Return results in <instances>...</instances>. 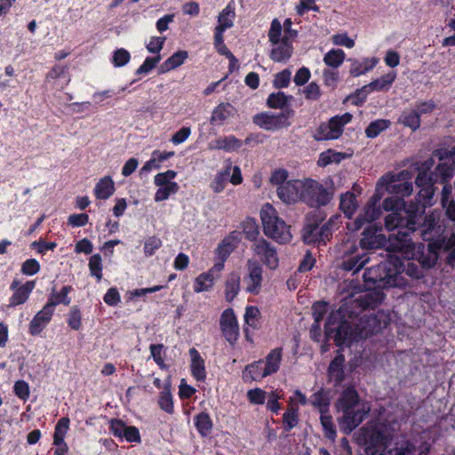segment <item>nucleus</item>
Segmentation results:
<instances>
[{"mask_svg": "<svg viewBox=\"0 0 455 455\" xmlns=\"http://www.w3.org/2000/svg\"><path fill=\"white\" fill-rule=\"evenodd\" d=\"M383 296L377 292H364L346 299L338 310L332 311L325 323V334L333 337L337 346L367 339L379 331V324L373 315H363L354 321L360 312L377 307Z\"/></svg>", "mask_w": 455, "mask_h": 455, "instance_id": "1", "label": "nucleus"}, {"mask_svg": "<svg viewBox=\"0 0 455 455\" xmlns=\"http://www.w3.org/2000/svg\"><path fill=\"white\" fill-rule=\"evenodd\" d=\"M434 187L421 188L415 202H411L403 212H392L386 216L385 228L391 232L388 237L389 251H399L408 259L413 255L415 244L411 234L418 228L417 219L427 207L434 204Z\"/></svg>", "mask_w": 455, "mask_h": 455, "instance_id": "2", "label": "nucleus"}, {"mask_svg": "<svg viewBox=\"0 0 455 455\" xmlns=\"http://www.w3.org/2000/svg\"><path fill=\"white\" fill-rule=\"evenodd\" d=\"M403 269V260L397 256L388 254L385 261L367 268L363 273V279L370 289L403 286L405 283L402 276Z\"/></svg>", "mask_w": 455, "mask_h": 455, "instance_id": "3", "label": "nucleus"}, {"mask_svg": "<svg viewBox=\"0 0 455 455\" xmlns=\"http://www.w3.org/2000/svg\"><path fill=\"white\" fill-rule=\"evenodd\" d=\"M337 410L342 412L339 419L340 429L346 435L350 434L364 419L370 408L360 403L359 395L354 387L346 388L338 399Z\"/></svg>", "mask_w": 455, "mask_h": 455, "instance_id": "4", "label": "nucleus"}, {"mask_svg": "<svg viewBox=\"0 0 455 455\" xmlns=\"http://www.w3.org/2000/svg\"><path fill=\"white\" fill-rule=\"evenodd\" d=\"M420 236L429 242V247L450 251L447 257L450 264L455 262V235L450 237L443 235V226L440 223V216L436 212L426 215L422 224L419 225Z\"/></svg>", "mask_w": 455, "mask_h": 455, "instance_id": "5", "label": "nucleus"}, {"mask_svg": "<svg viewBox=\"0 0 455 455\" xmlns=\"http://www.w3.org/2000/svg\"><path fill=\"white\" fill-rule=\"evenodd\" d=\"M260 218L267 236L280 243H286L291 240L290 226L277 216L275 209L270 204L263 205Z\"/></svg>", "mask_w": 455, "mask_h": 455, "instance_id": "6", "label": "nucleus"}, {"mask_svg": "<svg viewBox=\"0 0 455 455\" xmlns=\"http://www.w3.org/2000/svg\"><path fill=\"white\" fill-rule=\"evenodd\" d=\"M361 433L362 441L370 455H378L390 445V435L381 425H367L361 428Z\"/></svg>", "mask_w": 455, "mask_h": 455, "instance_id": "7", "label": "nucleus"}, {"mask_svg": "<svg viewBox=\"0 0 455 455\" xmlns=\"http://www.w3.org/2000/svg\"><path fill=\"white\" fill-rule=\"evenodd\" d=\"M302 189V201L311 207L327 204L331 194L323 185L311 179H305Z\"/></svg>", "mask_w": 455, "mask_h": 455, "instance_id": "8", "label": "nucleus"}, {"mask_svg": "<svg viewBox=\"0 0 455 455\" xmlns=\"http://www.w3.org/2000/svg\"><path fill=\"white\" fill-rule=\"evenodd\" d=\"M291 115V110L281 112L276 115L269 112L259 113L253 116V123L261 129L274 132L289 127L291 125L289 119Z\"/></svg>", "mask_w": 455, "mask_h": 455, "instance_id": "9", "label": "nucleus"}, {"mask_svg": "<svg viewBox=\"0 0 455 455\" xmlns=\"http://www.w3.org/2000/svg\"><path fill=\"white\" fill-rule=\"evenodd\" d=\"M352 120V115L345 113L330 119L326 124H322L315 138L318 140L338 139L343 132V127Z\"/></svg>", "mask_w": 455, "mask_h": 455, "instance_id": "10", "label": "nucleus"}, {"mask_svg": "<svg viewBox=\"0 0 455 455\" xmlns=\"http://www.w3.org/2000/svg\"><path fill=\"white\" fill-rule=\"evenodd\" d=\"M251 250L262 263L270 269H275L278 267L279 259L276 250L264 238L256 240L251 245Z\"/></svg>", "mask_w": 455, "mask_h": 455, "instance_id": "11", "label": "nucleus"}, {"mask_svg": "<svg viewBox=\"0 0 455 455\" xmlns=\"http://www.w3.org/2000/svg\"><path fill=\"white\" fill-rule=\"evenodd\" d=\"M303 184L304 180H288L276 188L277 196L283 203L287 204H295L299 200L302 201Z\"/></svg>", "mask_w": 455, "mask_h": 455, "instance_id": "12", "label": "nucleus"}, {"mask_svg": "<svg viewBox=\"0 0 455 455\" xmlns=\"http://www.w3.org/2000/svg\"><path fill=\"white\" fill-rule=\"evenodd\" d=\"M247 275L244 276V283L246 284V291L258 294L261 289L263 281V268L260 264L253 259H250L246 263Z\"/></svg>", "mask_w": 455, "mask_h": 455, "instance_id": "13", "label": "nucleus"}, {"mask_svg": "<svg viewBox=\"0 0 455 455\" xmlns=\"http://www.w3.org/2000/svg\"><path fill=\"white\" fill-rule=\"evenodd\" d=\"M396 77L395 72H390L379 79H376L370 84L364 85L362 89L356 92L355 103L361 104L366 99V96L373 91H386L388 90Z\"/></svg>", "mask_w": 455, "mask_h": 455, "instance_id": "14", "label": "nucleus"}, {"mask_svg": "<svg viewBox=\"0 0 455 455\" xmlns=\"http://www.w3.org/2000/svg\"><path fill=\"white\" fill-rule=\"evenodd\" d=\"M434 156L440 160V164L436 166L435 173H437L438 180L443 182L451 177L455 172V158L448 149L442 148L435 150Z\"/></svg>", "mask_w": 455, "mask_h": 455, "instance_id": "15", "label": "nucleus"}, {"mask_svg": "<svg viewBox=\"0 0 455 455\" xmlns=\"http://www.w3.org/2000/svg\"><path fill=\"white\" fill-rule=\"evenodd\" d=\"M381 227L376 224L371 225L363 232L360 245L364 250H373L384 246L387 243L386 236L380 233Z\"/></svg>", "mask_w": 455, "mask_h": 455, "instance_id": "16", "label": "nucleus"}, {"mask_svg": "<svg viewBox=\"0 0 455 455\" xmlns=\"http://www.w3.org/2000/svg\"><path fill=\"white\" fill-rule=\"evenodd\" d=\"M220 324L226 339L230 344H233L238 338L239 328L236 317L232 308H228L222 312Z\"/></svg>", "mask_w": 455, "mask_h": 455, "instance_id": "17", "label": "nucleus"}, {"mask_svg": "<svg viewBox=\"0 0 455 455\" xmlns=\"http://www.w3.org/2000/svg\"><path fill=\"white\" fill-rule=\"evenodd\" d=\"M241 239L242 234L237 230H234L225 236L216 249L219 258L227 260L229 255L238 247Z\"/></svg>", "mask_w": 455, "mask_h": 455, "instance_id": "18", "label": "nucleus"}, {"mask_svg": "<svg viewBox=\"0 0 455 455\" xmlns=\"http://www.w3.org/2000/svg\"><path fill=\"white\" fill-rule=\"evenodd\" d=\"M379 198L372 197L365 205L363 212L355 220V229H360L363 224L371 223L378 220L381 215L379 205H377Z\"/></svg>", "mask_w": 455, "mask_h": 455, "instance_id": "19", "label": "nucleus"}, {"mask_svg": "<svg viewBox=\"0 0 455 455\" xmlns=\"http://www.w3.org/2000/svg\"><path fill=\"white\" fill-rule=\"evenodd\" d=\"M54 308L48 303L40 310L29 323V332L32 335L39 334L52 319Z\"/></svg>", "mask_w": 455, "mask_h": 455, "instance_id": "20", "label": "nucleus"}, {"mask_svg": "<svg viewBox=\"0 0 455 455\" xmlns=\"http://www.w3.org/2000/svg\"><path fill=\"white\" fill-rule=\"evenodd\" d=\"M272 44L270 58L274 61L284 62L291 57L293 48L286 35L282 37V41Z\"/></svg>", "mask_w": 455, "mask_h": 455, "instance_id": "21", "label": "nucleus"}, {"mask_svg": "<svg viewBox=\"0 0 455 455\" xmlns=\"http://www.w3.org/2000/svg\"><path fill=\"white\" fill-rule=\"evenodd\" d=\"M433 165L434 160L432 158L425 161L422 164L415 180V183L419 188L434 187L435 183L438 181L437 173L430 172Z\"/></svg>", "mask_w": 455, "mask_h": 455, "instance_id": "22", "label": "nucleus"}, {"mask_svg": "<svg viewBox=\"0 0 455 455\" xmlns=\"http://www.w3.org/2000/svg\"><path fill=\"white\" fill-rule=\"evenodd\" d=\"M370 260L371 257L369 253H358L354 257H350L341 262H338V266L339 268L347 272H352L354 275L359 272Z\"/></svg>", "mask_w": 455, "mask_h": 455, "instance_id": "23", "label": "nucleus"}, {"mask_svg": "<svg viewBox=\"0 0 455 455\" xmlns=\"http://www.w3.org/2000/svg\"><path fill=\"white\" fill-rule=\"evenodd\" d=\"M242 146L240 140L233 135L220 137L209 143L208 148L212 150L221 149L228 152L235 151Z\"/></svg>", "mask_w": 455, "mask_h": 455, "instance_id": "24", "label": "nucleus"}, {"mask_svg": "<svg viewBox=\"0 0 455 455\" xmlns=\"http://www.w3.org/2000/svg\"><path fill=\"white\" fill-rule=\"evenodd\" d=\"M382 182L387 183V190L389 193L395 194L399 196H407L412 193L413 187L411 182L395 183V176L382 177Z\"/></svg>", "mask_w": 455, "mask_h": 455, "instance_id": "25", "label": "nucleus"}, {"mask_svg": "<svg viewBox=\"0 0 455 455\" xmlns=\"http://www.w3.org/2000/svg\"><path fill=\"white\" fill-rule=\"evenodd\" d=\"M345 357L343 355H337L331 362L328 368L329 379L334 382L335 385L340 384L344 379V366Z\"/></svg>", "mask_w": 455, "mask_h": 455, "instance_id": "26", "label": "nucleus"}, {"mask_svg": "<svg viewBox=\"0 0 455 455\" xmlns=\"http://www.w3.org/2000/svg\"><path fill=\"white\" fill-rule=\"evenodd\" d=\"M36 286L35 281H28L26 283L16 289L10 299V307H16L25 303Z\"/></svg>", "mask_w": 455, "mask_h": 455, "instance_id": "27", "label": "nucleus"}, {"mask_svg": "<svg viewBox=\"0 0 455 455\" xmlns=\"http://www.w3.org/2000/svg\"><path fill=\"white\" fill-rule=\"evenodd\" d=\"M235 17V10L230 4L227 5L225 9L218 16V26L215 28L216 34H222L228 28L234 26V19Z\"/></svg>", "mask_w": 455, "mask_h": 455, "instance_id": "28", "label": "nucleus"}, {"mask_svg": "<svg viewBox=\"0 0 455 455\" xmlns=\"http://www.w3.org/2000/svg\"><path fill=\"white\" fill-rule=\"evenodd\" d=\"M115 192V184L109 176L100 179L94 188V194L98 199L106 200Z\"/></svg>", "mask_w": 455, "mask_h": 455, "instance_id": "29", "label": "nucleus"}, {"mask_svg": "<svg viewBox=\"0 0 455 455\" xmlns=\"http://www.w3.org/2000/svg\"><path fill=\"white\" fill-rule=\"evenodd\" d=\"M191 355V371L197 380H204L206 377L204 361L196 348H190Z\"/></svg>", "mask_w": 455, "mask_h": 455, "instance_id": "30", "label": "nucleus"}, {"mask_svg": "<svg viewBox=\"0 0 455 455\" xmlns=\"http://www.w3.org/2000/svg\"><path fill=\"white\" fill-rule=\"evenodd\" d=\"M240 275L238 273H230L225 283V297L227 301L231 302L240 291Z\"/></svg>", "mask_w": 455, "mask_h": 455, "instance_id": "31", "label": "nucleus"}, {"mask_svg": "<svg viewBox=\"0 0 455 455\" xmlns=\"http://www.w3.org/2000/svg\"><path fill=\"white\" fill-rule=\"evenodd\" d=\"M309 403L317 408L320 413L327 412L330 405V392L321 388L311 395Z\"/></svg>", "mask_w": 455, "mask_h": 455, "instance_id": "32", "label": "nucleus"}, {"mask_svg": "<svg viewBox=\"0 0 455 455\" xmlns=\"http://www.w3.org/2000/svg\"><path fill=\"white\" fill-rule=\"evenodd\" d=\"M282 360V349H273L266 357V364L264 367L263 375H271L276 372L280 367Z\"/></svg>", "mask_w": 455, "mask_h": 455, "instance_id": "33", "label": "nucleus"}, {"mask_svg": "<svg viewBox=\"0 0 455 455\" xmlns=\"http://www.w3.org/2000/svg\"><path fill=\"white\" fill-rule=\"evenodd\" d=\"M188 57V53L187 51H178L174 52L161 65V72L165 73L180 67L184 63Z\"/></svg>", "mask_w": 455, "mask_h": 455, "instance_id": "34", "label": "nucleus"}, {"mask_svg": "<svg viewBox=\"0 0 455 455\" xmlns=\"http://www.w3.org/2000/svg\"><path fill=\"white\" fill-rule=\"evenodd\" d=\"M357 207L358 204L353 193L347 192L340 196L339 208L348 219L353 216Z\"/></svg>", "mask_w": 455, "mask_h": 455, "instance_id": "35", "label": "nucleus"}, {"mask_svg": "<svg viewBox=\"0 0 455 455\" xmlns=\"http://www.w3.org/2000/svg\"><path fill=\"white\" fill-rule=\"evenodd\" d=\"M398 122L414 132L420 126L419 113L415 109H406L399 116Z\"/></svg>", "mask_w": 455, "mask_h": 455, "instance_id": "36", "label": "nucleus"}, {"mask_svg": "<svg viewBox=\"0 0 455 455\" xmlns=\"http://www.w3.org/2000/svg\"><path fill=\"white\" fill-rule=\"evenodd\" d=\"M357 250V245L355 244V241L347 239L342 242L337 246L336 249L337 259L339 260L338 262H341L346 259L354 257L355 254H358Z\"/></svg>", "mask_w": 455, "mask_h": 455, "instance_id": "37", "label": "nucleus"}, {"mask_svg": "<svg viewBox=\"0 0 455 455\" xmlns=\"http://www.w3.org/2000/svg\"><path fill=\"white\" fill-rule=\"evenodd\" d=\"M263 362L261 360L255 362L246 366L243 372V379L245 382L261 379L267 375L264 374V368L262 369Z\"/></svg>", "mask_w": 455, "mask_h": 455, "instance_id": "38", "label": "nucleus"}, {"mask_svg": "<svg viewBox=\"0 0 455 455\" xmlns=\"http://www.w3.org/2000/svg\"><path fill=\"white\" fill-rule=\"evenodd\" d=\"M378 61L377 58L364 59L363 61L354 60L351 65L350 74L353 76H359L360 75L365 74L371 70L377 65Z\"/></svg>", "mask_w": 455, "mask_h": 455, "instance_id": "39", "label": "nucleus"}, {"mask_svg": "<svg viewBox=\"0 0 455 455\" xmlns=\"http://www.w3.org/2000/svg\"><path fill=\"white\" fill-rule=\"evenodd\" d=\"M415 447L409 442H403L394 448L381 450L378 455H414Z\"/></svg>", "mask_w": 455, "mask_h": 455, "instance_id": "40", "label": "nucleus"}, {"mask_svg": "<svg viewBox=\"0 0 455 455\" xmlns=\"http://www.w3.org/2000/svg\"><path fill=\"white\" fill-rule=\"evenodd\" d=\"M195 425L203 436H207L212 432V421L209 414L205 412L199 413L195 417Z\"/></svg>", "mask_w": 455, "mask_h": 455, "instance_id": "41", "label": "nucleus"}, {"mask_svg": "<svg viewBox=\"0 0 455 455\" xmlns=\"http://www.w3.org/2000/svg\"><path fill=\"white\" fill-rule=\"evenodd\" d=\"M234 114V108L229 103H222L220 104L218 107L215 108L213 110L212 116H211V122H220L222 123L225 120H227L228 117H230Z\"/></svg>", "mask_w": 455, "mask_h": 455, "instance_id": "42", "label": "nucleus"}, {"mask_svg": "<svg viewBox=\"0 0 455 455\" xmlns=\"http://www.w3.org/2000/svg\"><path fill=\"white\" fill-rule=\"evenodd\" d=\"M345 158V154L328 149L320 154L317 164L325 167L331 164H339Z\"/></svg>", "mask_w": 455, "mask_h": 455, "instance_id": "43", "label": "nucleus"}, {"mask_svg": "<svg viewBox=\"0 0 455 455\" xmlns=\"http://www.w3.org/2000/svg\"><path fill=\"white\" fill-rule=\"evenodd\" d=\"M214 283V276L212 272L203 273L195 280L194 291L197 293L209 291Z\"/></svg>", "mask_w": 455, "mask_h": 455, "instance_id": "44", "label": "nucleus"}, {"mask_svg": "<svg viewBox=\"0 0 455 455\" xmlns=\"http://www.w3.org/2000/svg\"><path fill=\"white\" fill-rule=\"evenodd\" d=\"M345 52L340 49H333L329 51L323 58L324 63L332 68H339L345 60Z\"/></svg>", "mask_w": 455, "mask_h": 455, "instance_id": "45", "label": "nucleus"}, {"mask_svg": "<svg viewBox=\"0 0 455 455\" xmlns=\"http://www.w3.org/2000/svg\"><path fill=\"white\" fill-rule=\"evenodd\" d=\"M243 233L245 237L251 241H256L259 234V227L256 220L252 218H246L241 224Z\"/></svg>", "mask_w": 455, "mask_h": 455, "instance_id": "46", "label": "nucleus"}, {"mask_svg": "<svg viewBox=\"0 0 455 455\" xmlns=\"http://www.w3.org/2000/svg\"><path fill=\"white\" fill-rule=\"evenodd\" d=\"M319 235V226L317 224H307L303 229L302 238L306 243L323 244V243H320Z\"/></svg>", "mask_w": 455, "mask_h": 455, "instance_id": "47", "label": "nucleus"}, {"mask_svg": "<svg viewBox=\"0 0 455 455\" xmlns=\"http://www.w3.org/2000/svg\"><path fill=\"white\" fill-rule=\"evenodd\" d=\"M71 286H64L62 287L60 292L56 293L53 291L47 303L51 305L53 308L55 306L60 303L64 305H69L71 299L70 298H68V293L71 291Z\"/></svg>", "mask_w": 455, "mask_h": 455, "instance_id": "48", "label": "nucleus"}, {"mask_svg": "<svg viewBox=\"0 0 455 455\" xmlns=\"http://www.w3.org/2000/svg\"><path fill=\"white\" fill-rule=\"evenodd\" d=\"M261 314L259 309L254 306H248L245 308L244 322L253 329H258L260 324Z\"/></svg>", "mask_w": 455, "mask_h": 455, "instance_id": "49", "label": "nucleus"}, {"mask_svg": "<svg viewBox=\"0 0 455 455\" xmlns=\"http://www.w3.org/2000/svg\"><path fill=\"white\" fill-rule=\"evenodd\" d=\"M291 99V96H287L283 92H273L269 94L267 100V105L271 108H283Z\"/></svg>", "mask_w": 455, "mask_h": 455, "instance_id": "50", "label": "nucleus"}, {"mask_svg": "<svg viewBox=\"0 0 455 455\" xmlns=\"http://www.w3.org/2000/svg\"><path fill=\"white\" fill-rule=\"evenodd\" d=\"M320 421L323 428L325 437L334 441L337 435V432L332 420V417L327 414V412L321 413Z\"/></svg>", "mask_w": 455, "mask_h": 455, "instance_id": "51", "label": "nucleus"}, {"mask_svg": "<svg viewBox=\"0 0 455 455\" xmlns=\"http://www.w3.org/2000/svg\"><path fill=\"white\" fill-rule=\"evenodd\" d=\"M390 125V122L385 119H379L371 122L365 130L366 136L368 138H375L381 132L387 129Z\"/></svg>", "mask_w": 455, "mask_h": 455, "instance_id": "52", "label": "nucleus"}, {"mask_svg": "<svg viewBox=\"0 0 455 455\" xmlns=\"http://www.w3.org/2000/svg\"><path fill=\"white\" fill-rule=\"evenodd\" d=\"M158 403L161 409L165 411L166 412H173V402L170 391V384L164 386V390L161 392Z\"/></svg>", "mask_w": 455, "mask_h": 455, "instance_id": "53", "label": "nucleus"}, {"mask_svg": "<svg viewBox=\"0 0 455 455\" xmlns=\"http://www.w3.org/2000/svg\"><path fill=\"white\" fill-rule=\"evenodd\" d=\"M214 46H215L217 52L220 55H224L227 58H228L232 64L237 62V60L235 59L234 54L225 45L222 34L214 33Z\"/></svg>", "mask_w": 455, "mask_h": 455, "instance_id": "54", "label": "nucleus"}, {"mask_svg": "<svg viewBox=\"0 0 455 455\" xmlns=\"http://www.w3.org/2000/svg\"><path fill=\"white\" fill-rule=\"evenodd\" d=\"M159 188L155 194V201L162 202L169 198L171 195H174L178 192L180 187L178 184H168V186H158Z\"/></svg>", "mask_w": 455, "mask_h": 455, "instance_id": "55", "label": "nucleus"}, {"mask_svg": "<svg viewBox=\"0 0 455 455\" xmlns=\"http://www.w3.org/2000/svg\"><path fill=\"white\" fill-rule=\"evenodd\" d=\"M150 354L156 363L161 369H167V365L164 363V357L165 351L163 344H152L149 347Z\"/></svg>", "mask_w": 455, "mask_h": 455, "instance_id": "56", "label": "nucleus"}, {"mask_svg": "<svg viewBox=\"0 0 455 455\" xmlns=\"http://www.w3.org/2000/svg\"><path fill=\"white\" fill-rule=\"evenodd\" d=\"M89 268L91 275L95 276L98 281L102 278V259L100 254L92 255L89 259Z\"/></svg>", "mask_w": 455, "mask_h": 455, "instance_id": "57", "label": "nucleus"}, {"mask_svg": "<svg viewBox=\"0 0 455 455\" xmlns=\"http://www.w3.org/2000/svg\"><path fill=\"white\" fill-rule=\"evenodd\" d=\"M228 175L229 168L227 169L225 172L217 173L213 181L211 184V188L215 193H220L224 190Z\"/></svg>", "mask_w": 455, "mask_h": 455, "instance_id": "58", "label": "nucleus"}, {"mask_svg": "<svg viewBox=\"0 0 455 455\" xmlns=\"http://www.w3.org/2000/svg\"><path fill=\"white\" fill-rule=\"evenodd\" d=\"M177 175V172L172 170H168L164 172L158 173L155 176L154 182L156 186H168V184H177L172 181Z\"/></svg>", "mask_w": 455, "mask_h": 455, "instance_id": "59", "label": "nucleus"}, {"mask_svg": "<svg viewBox=\"0 0 455 455\" xmlns=\"http://www.w3.org/2000/svg\"><path fill=\"white\" fill-rule=\"evenodd\" d=\"M267 393L261 388L250 389L247 392V398L252 404H263L267 398Z\"/></svg>", "mask_w": 455, "mask_h": 455, "instance_id": "60", "label": "nucleus"}, {"mask_svg": "<svg viewBox=\"0 0 455 455\" xmlns=\"http://www.w3.org/2000/svg\"><path fill=\"white\" fill-rule=\"evenodd\" d=\"M298 414L294 409H290L283 415V422L286 431L291 430L298 424Z\"/></svg>", "mask_w": 455, "mask_h": 455, "instance_id": "61", "label": "nucleus"}, {"mask_svg": "<svg viewBox=\"0 0 455 455\" xmlns=\"http://www.w3.org/2000/svg\"><path fill=\"white\" fill-rule=\"evenodd\" d=\"M328 310V305L323 301H317L312 307L314 322L321 323Z\"/></svg>", "mask_w": 455, "mask_h": 455, "instance_id": "62", "label": "nucleus"}, {"mask_svg": "<svg viewBox=\"0 0 455 455\" xmlns=\"http://www.w3.org/2000/svg\"><path fill=\"white\" fill-rule=\"evenodd\" d=\"M282 25L280 21L276 19H275L271 22V27L268 31V38L271 44H276L279 43V41H282Z\"/></svg>", "mask_w": 455, "mask_h": 455, "instance_id": "63", "label": "nucleus"}, {"mask_svg": "<svg viewBox=\"0 0 455 455\" xmlns=\"http://www.w3.org/2000/svg\"><path fill=\"white\" fill-rule=\"evenodd\" d=\"M162 246V241L156 236L148 238L144 243V253L146 256L153 255Z\"/></svg>", "mask_w": 455, "mask_h": 455, "instance_id": "64", "label": "nucleus"}]
</instances>
